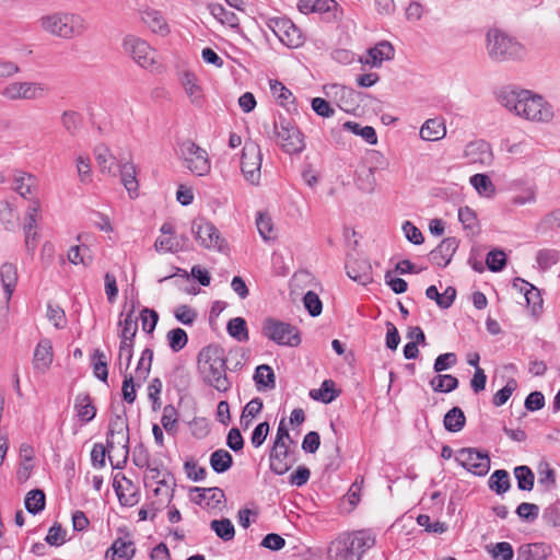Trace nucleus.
Wrapping results in <instances>:
<instances>
[{
    "label": "nucleus",
    "instance_id": "obj_1",
    "mask_svg": "<svg viewBox=\"0 0 560 560\" xmlns=\"http://www.w3.org/2000/svg\"><path fill=\"white\" fill-rule=\"evenodd\" d=\"M498 102L527 120L547 122L552 119V106L542 96L516 86H504L497 94Z\"/></svg>",
    "mask_w": 560,
    "mask_h": 560
},
{
    "label": "nucleus",
    "instance_id": "obj_2",
    "mask_svg": "<svg viewBox=\"0 0 560 560\" xmlns=\"http://www.w3.org/2000/svg\"><path fill=\"white\" fill-rule=\"evenodd\" d=\"M226 361L224 350L217 345H209L198 353V371L202 381L222 393L231 387L226 376Z\"/></svg>",
    "mask_w": 560,
    "mask_h": 560
},
{
    "label": "nucleus",
    "instance_id": "obj_3",
    "mask_svg": "<svg viewBox=\"0 0 560 560\" xmlns=\"http://www.w3.org/2000/svg\"><path fill=\"white\" fill-rule=\"evenodd\" d=\"M38 24L44 32L62 39L81 37L89 28L81 14L62 11L43 15Z\"/></svg>",
    "mask_w": 560,
    "mask_h": 560
},
{
    "label": "nucleus",
    "instance_id": "obj_4",
    "mask_svg": "<svg viewBox=\"0 0 560 560\" xmlns=\"http://www.w3.org/2000/svg\"><path fill=\"white\" fill-rule=\"evenodd\" d=\"M375 544L374 536L366 530L342 534L329 544L328 560H360Z\"/></svg>",
    "mask_w": 560,
    "mask_h": 560
},
{
    "label": "nucleus",
    "instance_id": "obj_5",
    "mask_svg": "<svg viewBox=\"0 0 560 560\" xmlns=\"http://www.w3.org/2000/svg\"><path fill=\"white\" fill-rule=\"evenodd\" d=\"M486 48L489 58L497 62L521 59L525 55L524 46L515 37L498 28L488 31Z\"/></svg>",
    "mask_w": 560,
    "mask_h": 560
},
{
    "label": "nucleus",
    "instance_id": "obj_6",
    "mask_svg": "<svg viewBox=\"0 0 560 560\" xmlns=\"http://www.w3.org/2000/svg\"><path fill=\"white\" fill-rule=\"evenodd\" d=\"M268 137H277V142L288 154H298L305 149L304 136L291 119L279 116L272 126L264 125Z\"/></svg>",
    "mask_w": 560,
    "mask_h": 560
},
{
    "label": "nucleus",
    "instance_id": "obj_7",
    "mask_svg": "<svg viewBox=\"0 0 560 560\" xmlns=\"http://www.w3.org/2000/svg\"><path fill=\"white\" fill-rule=\"evenodd\" d=\"M177 147V155L192 174L203 176L210 172V161L205 149L189 139L178 141Z\"/></svg>",
    "mask_w": 560,
    "mask_h": 560
},
{
    "label": "nucleus",
    "instance_id": "obj_8",
    "mask_svg": "<svg viewBox=\"0 0 560 560\" xmlns=\"http://www.w3.org/2000/svg\"><path fill=\"white\" fill-rule=\"evenodd\" d=\"M261 332L280 346L298 347L301 343L298 327L273 317H268L262 322Z\"/></svg>",
    "mask_w": 560,
    "mask_h": 560
},
{
    "label": "nucleus",
    "instance_id": "obj_9",
    "mask_svg": "<svg viewBox=\"0 0 560 560\" xmlns=\"http://www.w3.org/2000/svg\"><path fill=\"white\" fill-rule=\"evenodd\" d=\"M48 88L39 82H11L0 92V95L8 101H36L43 98Z\"/></svg>",
    "mask_w": 560,
    "mask_h": 560
},
{
    "label": "nucleus",
    "instance_id": "obj_10",
    "mask_svg": "<svg viewBox=\"0 0 560 560\" xmlns=\"http://www.w3.org/2000/svg\"><path fill=\"white\" fill-rule=\"evenodd\" d=\"M124 51L143 69H152L155 65V51L143 39L127 35L122 40Z\"/></svg>",
    "mask_w": 560,
    "mask_h": 560
},
{
    "label": "nucleus",
    "instance_id": "obj_11",
    "mask_svg": "<svg viewBox=\"0 0 560 560\" xmlns=\"http://www.w3.org/2000/svg\"><path fill=\"white\" fill-rule=\"evenodd\" d=\"M191 232L195 234L196 241L207 249L222 252L226 246L225 240L221 237L214 224L203 218L192 221Z\"/></svg>",
    "mask_w": 560,
    "mask_h": 560
},
{
    "label": "nucleus",
    "instance_id": "obj_12",
    "mask_svg": "<svg viewBox=\"0 0 560 560\" xmlns=\"http://www.w3.org/2000/svg\"><path fill=\"white\" fill-rule=\"evenodd\" d=\"M268 27L279 38V40L289 48H296L303 45L304 37L301 30L288 18H270L267 22Z\"/></svg>",
    "mask_w": 560,
    "mask_h": 560
},
{
    "label": "nucleus",
    "instance_id": "obj_13",
    "mask_svg": "<svg viewBox=\"0 0 560 560\" xmlns=\"http://www.w3.org/2000/svg\"><path fill=\"white\" fill-rule=\"evenodd\" d=\"M455 460L475 476H486L490 469V457L487 452L474 447H464L457 452Z\"/></svg>",
    "mask_w": 560,
    "mask_h": 560
},
{
    "label": "nucleus",
    "instance_id": "obj_14",
    "mask_svg": "<svg viewBox=\"0 0 560 560\" xmlns=\"http://www.w3.org/2000/svg\"><path fill=\"white\" fill-rule=\"evenodd\" d=\"M261 152L255 142H246L243 147L241 170L245 178L253 185H257L260 179Z\"/></svg>",
    "mask_w": 560,
    "mask_h": 560
},
{
    "label": "nucleus",
    "instance_id": "obj_15",
    "mask_svg": "<svg viewBox=\"0 0 560 560\" xmlns=\"http://www.w3.org/2000/svg\"><path fill=\"white\" fill-rule=\"evenodd\" d=\"M118 325L121 327L118 335L121 342V352H128L127 365L125 369L128 371L133 355L135 337L138 332V317L135 316L133 304L131 305V308L126 313L125 318L119 320Z\"/></svg>",
    "mask_w": 560,
    "mask_h": 560
},
{
    "label": "nucleus",
    "instance_id": "obj_16",
    "mask_svg": "<svg viewBox=\"0 0 560 560\" xmlns=\"http://www.w3.org/2000/svg\"><path fill=\"white\" fill-rule=\"evenodd\" d=\"M106 444L108 448L118 444L126 450L122 460L125 464L129 454V427L124 416L116 415L109 420Z\"/></svg>",
    "mask_w": 560,
    "mask_h": 560
},
{
    "label": "nucleus",
    "instance_id": "obj_17",
    "mask_svg": "<svg viewBox=\"0 0 560 560\" xmlns=\"http://www.w3.org/2000/svg\"><path fill=\"white\" fill-rule=\"evenodd\" d=\"M346 270L350 279L362 285H368L373 282L372 266L365 258L348 259Z\"/></svg>",
    "mask_w": 560,
    "mask_h": 560
},
{
    "label": "nucleus",
    "instance_id": "obj_18",
    "mask_svg": "<svg viewBox=\"0 0 560 560\" xmlns=\"http://www.w3.org/2000/svg\"><path fill=\"white\" fill-rule=\"evenodd\" d=\"M457 248L458 241L456 237H446L430 253V260L432 264L444 268L451 262Z\"/></svg>",
    "mask_w": 560,
    "mask_h": 560
},
{
    "label": "nucleus",
    "instance_id": "obj_19",
    "mask_svg": "<svg viewBox=\"0 0 560 560\" xmlns=\"http://www.w3.org/2000/svg\"><path fill=\"white\" fill-rule=\"evenodd\" d=\"M136 553L135 544L129 539V534L126 538L117 537L112 546L106 550L105 558L110 560H131Z\"/></svg>",
    "mask_w": 560,
    "mask_h": 560
},
{
    "label": "nucleus",
    "instance_id": "obj_20",
    "mask_svg": "<svg viewBox=\"0 0 560 560\" xmlns=\"http://www.w3.org/2000/svg\"><path fill=\"white\" fill-rule=\"evenodd\" d=\"M290 450L287 443L283 446L273 444L269 453L270 470L276 475H284L292 467L288 460Z\"/></svg>",
    "mask_w": 560,
    "mask_h": 560
},
{
    "label": "nucleus",
    "instance_id": "obj_21",
    "mask_svg": "<svg viewBox=\"0 0 560 560\" xmlns=\"http://www.w3.org/2000/svg\"><path fill=\"white\" fill-rule=\"evenodd\" d=\"M465 155L471 164L489 165L492 162V152L486 141L470 142L466 147Z\"/></svg>",
    "mask_w": 560,
    "mask_h": 560
},
{
    "label": "nucleus",
    "instance_id": "obj_22",
    "mask_svg": "<svg viewBox=\"0 0 560 560\" xmlns=\"http://www.w3.org/2000/svg\"><path fill=\"white\" fill-rule=\"evenodd\" d=\"M551 546L545 542L524 544L517 549V560H546Z\"/></svg>",
    "mask_w": 560,
    "mask_h": 560
},
{
    "label": "nucleus",
    "instance_id": "obj_23",
    "mask_svg": "<svg viewBox=\"0 0 560 560\" xmlns=\"http://www.w3.org/2000/svg\"><path fill=\"white\" fill-rule=\"evenodd\" d=\"M74 410L80 421L88 423L96 416V407L89 393H79L74 399Z\"/></svg>",
    "mask_w": 560,
    "mask_h": 560
},
{
    "label": "nucleus",
    "instance_id": "obj_24",
    "mask_svg": "<svg viewBox=\"0 0 560 560\" xmlns=\"http://www.w3.org/2000/svg\"><path fill=\"white\" fill-rule=\"evenodd\" d=\"M52 362V346L49 339H42L34 351V368L46 371Z\"/></svg>",
    "mask_w": 560,
    "mask_h": 560
},
{
    "label": "nucleus",
    "instance_id": "obj_25",
    "mask_svg": "<svg viewBox=\"0 0 560 560\" xmlns=\"http://www.w3.org/2000/svg\"><path fill=\"white\" fill-rule=\"evenodd\" d=\"M376 166H361L355 171V185L359 190L365 194H372L376 187L375 178Z\"/></svg>",
    "mask_w": 560,
    "mask_h": 560
},
{
    "label": "nucleus",
    "instance_id": "obj_26",
    "mask_svg": "<svg viewBox=\"0 0 560 560\" xmlns=\"http://www.w3.org/2000/svg\"><path fill=\"white\" fill-rule=\"evenodd\" d=\"M369 58L365 63L372 67H381L383 60H390L394 58V47L388 42H381L368 51Z\"/></svg>",
    "mask_w": 560,
    "mask_h": 560
},
{
    "label": "nucleus",
    "instance_id": "obj_27",
    "mask_svg": "<svg viewBox=\"0 0 560 560\" xmlns=\"http://www.w3.org/2000/svg\"><path fill=\"white\" fill-rule=\"evenodd\" d=\"M142 21L148 27L161 36H166L170 33V26L160 11L150 9L142 13Z\"/></svg>",
    "mask_w": 560,
    "mask_h": 560
},
{
    "label": "nucleus",
    "instance_id": "obj_28",
    "mask_svg": "<svg viewBox=\"0 0 560 560\" xmlns=\"http://www.w3.org/2000/svg\"><path fill=\"white\" fill-rule=\"evenodd\" d=\"M513 287L520 289L521 293H523L526 300L527 306H530L533 312H535L537 307L541 306L542 299L540 292L533 284L521 278H516L514 280Z\"/></svg>",
    "mask_w": 560,
    "mask_h": 560
},
{
    "label": "nucleus",
    "instance_id": "obj_29",
    "mask_svg": "<svg viewBox=\"0 0 560 560\" xmlns=\"http://www.w3.org/2000/svg\"><path fill=\"white\" fill-rule=\"evenodd\" d=\"M445 135V125L438 118L428 119L420 129V137L425 141H438L444 138Z\"/></svg>",
    "mask_w": 560,
    "mask_h": 560
},
{
    "label": "nucleus",
    "instance_id": "obj_30",
    "mask_svg": "<svg viewBox=\"0 0 560 560\" xmlns=\"http://www.w3.org/2000/svg\"><path fill=\"white\" fill-rule=\"evenodd\" d=\"M0 278L7 299L10 300L18 283V270L15 265L4 262L1 266Z\"/></svg>",
    "mask_w": 560,
    "mask_h": 560
},
{
    "label": "nucleus",
    "instance_id": "obj_31",
    "mask_svg": "<svg viewBox=\"0 0 560 560\" xmlns=\"http://www.w3.org/2000/svg\"><path fill=\"white\" fill-rule=\"evenodd\" d=\"M443 424L448 432H459L466 424V417L459 407L451 408L444 416Z\"/></svg>",
    "mask_w": 560,
    "mask_h": 560
},
{
    "label": "nucleus",
    "instance_id": "obj_32",
    "mask_svg": "<svg viewBox=\"0 0 560 560\" xmlns=\"http://www.w3.org/2000/svg\"><path fill=\"white\" fill-rule=\"evenodd\" d=\"M233 465L232 455L224 448L214 451L210 455V466L217 474L228 471Z\"/></svg>",
    "mask_w": 560,
    "mask_h": 560
},
{
    "label": "nucleus",
    "instance_id": "obj_33",
    "mask_svg": "<svg viewBox=\"0 0 560 560\" xmlns=\"http://www.w3.org/2000/svg\"><path fill=\"white\" fill-rule=\"evenodd\" d=\"M25 509L28 513L36 515L45 509L46 497L43 490L34 489L27 492L24 500Z\"/></svg>",
    "mask_w": 560,
    "mask_h": 560
},
{
    "label": "nucleus",
    "instance_id": "obj_34",
    "mask_svg": "<svg viewBox=\"0 0 560 560\" xmlns=\"http://www.w3.org/2000/svg\"><path fill=\"white\" fill-rule=\"evenodd\" d=\"M458 378L451 374L439 373L430 381L432 389L438 393H451L458 387Z\"/></svg>",
    "mask_w": 560,
    "mask_h": 560
},
{
    "label": "nucleus",
    "instance_id": "obj_35",
    "mask_svg": "<svg viewBox=\"0 0 560 560\" xmlns=\"http://www.w3.org/2000/svg\"><path fill=\"white\" fill-rule=\"evenodd\" d=\"M488 483L489 488L497 494H503L511 487L510 475L504 469H497L490 476Z\"/></svg>",
    "mask_w": 560,
    "mask_h": 560
},
{
    "label": "nucleus",
    "instance_id": "obj_36",
    "mask_svg": "<svg viewBox=\"0 0 560 560\" xmlns=\"http://www.w3.org/2000/svg\"><path fill=\"white\" fill-rule=\"evenodd\" d=\"M196 81V77L191 72L184 73L182 78V84L191 103L195 105H200L202 100V91Z\"/></svg>",
    "mask_w": 560,
    "mask_h": 560
},
{
    "label": "nucleus",
    "instance_id": "obj_37",
    "mask_svg": "<svg viewBox=\"0 0 560 560\" xmlns=\"http://www.w3.org/2000/svg\"><path fill=\"white\" fill-rule=\"evenodd\" d=\"M91 361L93 365L94 376L97 377L100 381L107 383L108 368L105 353L100 349H95L91 354Z\"/></svg>",
    "mask_w": 560,
    "mask_h": 560
},
{
    "label": "nucleus",
    "instance_id": "obj_38",
    "mask_svg": "<svg viewBox=\"0 0 560 560\" xmlns=\"http://www.w3.org/2000/svg\"><path fill=\"white\" fill-rule=\"evenodd\" d=\"M254 381L258 389H260L261 387L275 388L276 386L273 370L267 364H261L256 368Z\"/></svg>",
    "mask_w": 560,
    "mask_h": 560
},
{
    "label": "nucleus",
    "instance_id": "obj_39",
    "mask_svg": "<svg viewBox=\"0 0 560 560\" xmlns=\"http://www.w3.org/2000/svg\"><path fill=\"white\" fill-rule=\"evenodd\" d=\"M192 491L200 492L199 500L197 501L198 504L201 503V501H206L208 506L217 508L221 501L224 499V492L222 489L213 487V488H194Z\"/></svg>",
    "mask_w": 560,
    "mask_h": 560
},
{
    "label": "nucleus",
    "instance_id": "obj_40",
    "mask_svg": "<svg viewBox=\"0 0 560 560\" xmlns=\"http://www.w3.org/2000/svg\"><path fill=\"white\" fill-rule=\"evenodd\" d=\"M36 185V177L28 173H21L14 177V190L26 198L28 195L33 194V189Z\"/></svg>",
    "mask_w": 560,
    "mask_h": 560
},
{
    "label": "nucleus",
    "instance_id": "obj_41",
    "mask_svg": "<svg viewBox=\"0 0 560 560\" xmlns=\"http://www.w3.org/2000/svg\"><path fill=\"white\" fill-rule=\"evenodd\" d=\"M210 527L224 541H230L235 536L234 525L229 518L213 520Z\"/></svg>",
    "mask_w": 560,
    "mask_h": 560
},
{
    "label": "nucleus",
    "instance_id": "obj_42",
    "mask_svg": "<svg viewBox=\"0 0 560 560\" xmlns=\"http://www.w3.org/2000/svg\"><path fill=\"white\" fill-rule=\"evenodd\" d=\"M61 125L70 136H75L82 125V116L74 110H65L60 117Z\"/></svg>",
    "mask_w": 560,
    "mask_h": 560
},
{
    "label": "nucleus",
    "instance_id": "obj_43",
    "mask_svg": "<svg viewBox=\"0 0 560 560\" xmlns=\"http://www.w3.org/2000/svg\"><path fill=\"white\" fill-rule=\"evenodd\" d=\"M470 184L478 191L479 195L492 197L495 192V187L490 177L486 174H475L470 177Z\"/></svg>",
    "mask_w": 560,
    "mask_h": 560
},
{
    "label": "nucleus",
    "instance_id": "obj_44",
    "mask_svg": "<svg viewBox=\"0 0 560 560\" xmlns=\"http://www.w3.org/2000/svg\"><path fill=\"white\" fill-rule=\"evenodd\" d=\"M226 330L229 335L237 341H247L249 338L246 320L242 317L230 319L226 326Z\"/></svg>",
    "mask_w": 560,
    "mask_h": 560
},
{
    "label": "nucleus",
    "instance_id": "obj_45",
    "mask_svg": "<svg viewBox=\"0 0 560 560\" xmlns=\"http://www.w3.org/2000/svg\"><path fill=\"white\" fill-rule=\"evenodd\" d=\"M514 476L520 490L530 491L534 488L535 475L528 466L523 465L515 467Z\"/></svg>",
    "mask_w": 560,
    "mask_h": 560
},
{
    "label": "nucleus",
    "instance_id": "obj_46",
    "mask_svg": "<svg viewBox=\"0 0 560 560\" xmlns=\"http://www.w3.org/2000/svg\"><path fill=\"white\" fill-rule=\"evenodd\" d=\"M343 129L351 131L354 135L361 136L368 143L375 144L377 142L376 131L371 126L362 127L360 124L354 121H346L342 125Z\"/></svg>",
    "mask_w": 560,
    "mask_h": 560
},
{
    "label": "nucleus",
    "instance_id": "obj_47",
    "mask_svg": "<svg viewBox=\"0 0 560 560\" xmlns=\"http://www.w3.org/2000/svg\"><path fill=\"white\" fill-rule=\"evenodd\" d=\"M0 221L5 230H13L18 223V214L13 205L8 200H0Z\"/></svg>",
    "mask_w": 560,
    "mask_h": 560
},
{
    "label": "nucleus",
    "instance_id": "obj_48",
    "mask_svg": "<svg viewBox=\"0 0 560 560\" xmlns=\"http://www.w3.org/2000/svg\"><path fill=\"white\" fill-rule=\"evenodd\" d=\"M121 183L131 195L138 190V180L136 178V167L131 163H125L119 167Z\"/></svg>",
    "mask_w": 560,
    "mask_h": 560
},
{
    "label": "nucleus",
    "instance_id": "obj_49",
    "mask_svg": "<svg viewBox=\"0 0 560 560\" xmlns=\"http://www.w3.org/2000/svg\"><path fill=\"white\" fill-rule=\"evenodd\" d=\"M96 162L103 173L115 174V158L110 154L108 148L98 145L95 150Z\"/></svg>",
    "mask_w": 560,
    "mask_h": 560
},
{
    "label": "nucleus",
    "instance_id": "obj_50",
    "mask_svg": "<svg viewBox=\"0 0 560 560\" xmlns=\"http://www.w3.org/2000/svg\"><path fill=\"white\" fill-rule=\"evenodd\" d=\"M166 339L170 348L174 352H179L183 350L188 342L187 332L179 327L171 329L166 335Z\"/></svg>",
    "mask_w": 560,
    "mask_h": 560
},
{
    "label": "nucleus",
    "instance_id": "obj_51",
    "mask_svg": "<svg viewBox=\"0 0 560 560\" xmlns=\"http://www.w3.org/2000/svg\"><path fill=\"white\" fill-rule=\"evenodd\" d=\"M152 360L153 350L150 348H145L141 353V358L136 369V376L139 381H145L148 378L151 371Z\"/></svg>",
    "mask_w": 560,
    "mask_h": 560
},
{
    "label": "nucleus",
    "instance_id": "obj_52",
    "mask_svg": "<svg viewBox=\"0 0 560 560\" xmlns=\"http://www.w3.org/2000/svg\"><path fill=\"white\" fill-rule=\"evenodd\" d=\"M487 550L495 560H512L514 557L513 547L510 542L506 541H501L494 545L487 546Z\"/></svg>",
    "mask_w": 560,
    "mask_h": 560
},
{
    "label": "nucleus",
    "instance_id": "obj_53",
    "mask_svg": "<svg viewBox=\"0 0 560 560\" xmlns=\"http://www.w3.org/2000/svg\"><path fill=\"white\" fill-rule=\"evenodd\" d=\"M211 13L222 24H226L231 27L238 26V18L236 16V14L231 11H228L222 4H213L211 7Z\"/></svg>",
    "mask_w": 560,
    "mask_h": 560
},
{
    "label": "nucleus",
    "instance_id": "obj_54",
    "mask_svg": "<svg viewBox=\"0 0 560 560\" xmlns=\"http://www.w3.org/2000/svg\"><path fill=\"white\" fill-rule=\"evenodd\" d=\"M177 420H178V412H177L176 408L173 405H166L163 408L161 423L168 434H172L176 431L175 428H176Z\"/></svg>",
    "mask_w": 560,
    "mask_h": 560
},
{
    "label": "nucleus",
    "instance_id": "obj_55",
    "mask_svg": "<svg viewBox=\"0 0 560 560\" xmlns=\"http://www.w3.org/2000/svg\"><path fill=\"white\" fill-rule=\"evenodd\" d=\"M486 264L489 270L501 271L506 265V255L501 249H493L488 253Z\"/></svg>",
    "mask_w": 560,
    "mask_h": 560
},
{
    "label": "nucleus",
    "instance_id": "obj_56",
    "mask_svg": "<svg viewBox=\"0 0 560 560\" xmlns=\"http://www.w3.org/2000/svg\"><path fill=\"white\" fill-rule=\"evenodd\" d=\"M257 230L265 241L275 240L272 220L269 215L259 213L256 219Z\"/></svg>",
    "mask_w": 560,
    "mask_h": 560
},
{
    "label": "nucleus",
    "instance_id": "obj_57",
    "mask_svg": "<svg viewBox=\"0 0 560 560\" xmlns=\"http://www.w3.org/2000/svg\"><path fill=\"white\" fill-rule=\"evenodd\" d=\"M139 318L141 320L143 331L152 334L159 322L158 312L149 307H143L140 312Z\"/></svg>",
    "mask_w": 560,
    "mask_h": 560
},
{
    "label": "nucleus",
    "instance_id": "obj_58",
    "mask_svg": "<svg viewBox=\"0 0 560 560\" xmlns=\"http://www.w3.org/2000/svg\"><path fill=\"white\" fill-rule=\"evenodd\" d=\"M517 388V382L515 378H510L505 386L503 388H501L500 390H498L494 395H493V398H492V404L495 406V407H500V406H503L508 400L509 398L511 397V395L513 394V392Z\"/></svg>",
    "mask_w": 560,
    "mask_h": 560
},
{
    "label": "nucleus",
    "instance_id": "obj_59",
    "mask_svg": "<svg viewBox=\"0 0 560 560\" xmlns=\"http://www.w3.org/2000/svg\"><path fill=\"white\" fill-rule=\"evenodd\" d=\"M40 212V203L38 199L31 201L27 207L23 230H34L37 226V220Z\"/></svg>",
    "mask_w": 560,
    "mask_h": 560
},
{
    "label": "nucleus",
    "instance_id": "obj_60",
    "mask_svg": "<svg viewBox=\"0 0 560 560\" xmlns=\"http://www.w3.org/2000/svg\"><path fill=\"white\" fill-rule=\"evenodd\" d=\"M303 303L311 316L316 317L322 313L323 303L315 292H306L303 298Z\"/></svg>",
    "mask_w": 560,
    "mask_h": 560
},
{
    "label": "nucleus",
    "instance_id": "obj_61",
    "mask_svg": "<svg viewBox=\"0 0 560 560\" xmlns=\"http://www.w3.org/2000/svg\"><path fill=\"white\" fill-rule=\"evenodd\" d=\"M174 316L182 324L191 326L195 323L198 314L189 305L182 304L175 308Z\"/></svg>",
    "mask_w": 560,
    "mask_h": 560
},
{
    "label": "nucleus",
    "instance_id": "obj_62",
    "mask_svg": "<svg viewBox=\"0 0 560 560\" xmlns=\"http://www.w3.org/2000/svg\"><path fill=\"white\" fill-rule=\"evenodd\" d=\"M132 462L139 468H150V453L143 443L133 447Z\"/></svg>",
    "mask_w": 560,
    "mask_h": 560
},
{
    "label": "nucleus",
    "instance_id": "obj_63",
    "mask_svg": "<svg viewBox=\"0 0 560 560\" xmlns=\"http://www.w3.org/2000/svg\"><path fill=\"white\" fill-rule=\"evenodd\" d=\"M457 363V355L454 352H446L438 355L433 364V371L441 373L453 368Z\"/></svg>",
    "mask_w": 560,
    "mask_h": 560
},
{
    "label": "nucleus",
    "instance_id": "obj_64",
    "mask_svg": "<svg viewBox=\"0 0 560 560\" xmlns=\"http://www.w3.org/2000/svg\"><path fill=\"white\" fill-rule=\"evenodd\" d=\"M542 518L546 521V523L555 527H560V500H557L555 503L545 509Z\"/></svg>",
    "mask_w": 560,
    "mask_h": 560
}]
</instances>
